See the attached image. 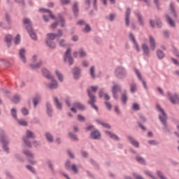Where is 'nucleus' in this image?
<instances>
[{
  "mask_svg": "<svg viewBox=\"0 0 179 179\" xmlns=\"http://www.w3.org/2000/svg\"><path fill=\"white\" fill-rule=\"evenodd\" d=\"M10 113L11 115H13V118H15V120H17V113H16V110L15 109H11L10 110Z\"/></svg>",
  "mask_w": 179,
  "mask_h": 179,
  "instance_id": "nucleus-44",
  "label": "nucleus"
},
{
  "mask_svg": "<svg viewBox=\"0 0 179 179\" xmlns=\"http://www.w3.org/2000/svg\"><path fill=\"white\" fill-rule=\"evenodd\" d=\"M55 74H56V76H57L58 80H59L60 82H63V80H64V77H63V75L60 73V71H58V70H56V71H55Z\"/></svg>",
  "mask_w": 179,
  "mask_h": 179,
  "instance_id": "nucleus-26",
  "label": "nucleus"
},
{
  "mask_svg": "<svg viewBox=\"0 0 179 179\" xmlns=\"http://www.w3.org/2000/svg\"><path fill=\"white\" fill-rule=\"evenodd\" d=\"M15 44V45H19L21 42V36L20 35H18L16 36V38L14 40Z\"/></svg>",
  "mask_w": 179,
  "mask_h": 179,
  "instance_id": "nucleus-38",
  "label": "nucleus"
},
{
  "mask_svg": "<svg viewBox=\"0 0 179 179\" xmlns=\"http://www.w3.org/2000/svg\"><path fill=\"white\" fill-rule=\"evenodd\" d=\"M80 70L78 68H74L73 70V75L74 78L78 79L80 76Z\"/></svg>",
  "mask_w": 179,
  "mask_h": 179,
  "instance_id": "nucleus-20",
  "label": "nucleus"
},
{
  "mask_svg": "<svg viewBox=\"0 0 179 179\" xmlns=\"http://www.w3.org/2000/svg\"><path fill=\"white\" fill-rule=\"evenodd\" d=\"M129 38L133 41L136 50L137 52H140L141 49L139 48L138 44L137 43V42L136 41L134 36L132 34H129Z\"/></svg>",
  "mask_w": 179,
  "mask_h": 179,
  "instance_id": "nucleus-14",
  "label": "nucleus"
},
{
  "mask_svg": "<svg viewBox=\"0 0 179 179\" xmlns=\"http://www.w3.org/2000/svg\"><path fill=\"white\" fill-rule=\"evenodd\" d=\"M169 100L173 104H179V98L177 94L171 96L170 92L168 93Z\"/></svg>",
  "mask_w": 179,
  "mask_h": 179,
  "instance_id": "nucleus-12",
  "label": "nucleus"
},
{
  "mask_svg": "<svg viewBox=\"0 0 179 179\" xmlns=\"http://www.w3.org/2000/svg\"><path fill=\"white\" fill-rule=\"evenodd\" d=\"M57 37V36L56 34H53V33L48 34H47V39H46V41H51L54 40Z\"/></svg>",
  "mask_w": 179,
  "mask_h": 179,
  "instance_id": "nucleus-23",
  "label": "nucleus"
},
{
  "mask_svg": "<svg viewBox=\"0 0 179 179\" xmlns=\"http://www.w3.org/2000/svg\"><path fill=\"white\" fill-rule=\"evenodd\" d=\"M1 141L3 143V150L6 152H8V147L6 146V144L8 143V139H6V137L3 135H1Z\"/></svg>",
  "mask_w": 179,
  "mask_h": 179,
  "instance_id": "nucleus-13",
  "label": "nucleus"
},
{
  "mask_svg": "<svg viewBox=\"0 0 179 179\" xmlns=\"http://www.w3.org/2000/svg\"><path fill=\"white\" fill-rule=\"evenodd\" d=\"M78 120L80 121V122H84L85 121V117L80 115H78Z\"/></svg>",
  "mask_w": 179,
  "mask_h": 179,
  "instance_id": "nucleus-57",
  "label": "nucleus"
},
{
  "mask_svg": "<svg viewBox=\"0 0 179 179\" xmlns=\"http://www.w3.org/2000/svg\"><path fill=\"white\" fill-rule=\"evenodd\" d=\"M130 88H131V92L132 93H134L136 91V85L135 84L131 85Z\"/></svg>",
  "mask_w": 179,
  "mask_h": 179,
  "instance_id": "nucleus-47",
  "label": "nucleus"
},
{
  "mask_svg": "<svg viewBox=\"0 0 179 179\" xmlns=\"http://www.w3.org/2000/svg\"><path fill=\"white\" fill-rule=\"evenodd\" d=\"M127 99H128L127 94L126 92H124L121 96V101H122V103L126 104Z\"/></svg>",
  "mask_w": 179,
  "mask_h": 179,
  "instance_id": "nucleus-28",
  "label": "nucleus"
},
{
  "mask_svg": "<svg viewBox=\"0 0 179 179\" xmlns=\"http://www.w3.org/2000/svg\"><path fill=\"white\" fill-rule=\"evenodd\" d=\"M64 62L69 64V65H72L73 64V59L71 56V49L69 48L64 55Z\"/></svg>",
  "mask_w": 179,
  "mask_h": 179,
  "instance_id": "nucleus-6",
  "label": "nucleus"
},
{
  "mask_svg": "<svg viewBox=\"0 0 179 179\" xmlns=\"http://www.w3.org/2000/svg\"><path fill=\"white\" fill-rule=\"evenodd\" d=\"M106 134L109 136L110 138L112 139H114V140H116L117 141L118 140V137L114 134H113L112 133H110V131H106Z\"/></svg>",
  "mask_w": 179,
  "mask_h": 179,
  "instance_id": "nucleus-27",
  "label": "nucleus"
},
{
  "mask_svg": "<svg viewBox=\"0 0 179 179\" xmlns=\"http://www.w3.org/2000/svg\"><path fill=\"white\" fill-rule=\"evenodd\" d=\"M35 135L31 131L27 130L26 137L23 138V142L25 143L26 145L31 148V144L28 141L29 138H34Z\"/></svg>",
  "mask_w": 179,
  "mask_h": 179,
  "instance_id": "nucleus-5",
  "label": "nucleus"
},
{
  "mask_svg": "<svg viewBox=\"0 0 179 179\" xmlns=\"http://www.w3.org/2000/svg\"><path fill=\"white\" fill-rule=\"evenodd\" d=\"M157 57L159 59H162L164 57V54L161 50L157 52Z\"/></svg>",
  "mask_w": 179,
  "mask_h": 179,
  "instance_id": "nucleus-39",
  "label": "nucleus"
},
{
  "mask_svg": "<svg viewBox=\"0 0 179 179\" xmlns=\"http://www.w3.org/2000/svg\"><path fill=\"white\" fill-rule=\"evenodd\" d=\"M156 22H157V27H162V24L161 21L159 20V18H157Z\"/></svg>",
  "mask_w": 179,
  "mask_h": 179,
  "instance_id": "nucleus-59",
  "label": "nucleus"
},
{
  "mask_svg": "<svg viewBox=\"0 0 179 179\" xmlns=\"http://www.w3.org/2000/svg\"><path fill=\"white\" fill-rule=\"evenodd\" d=\"M78 108L81 110H83L85 109V107L84 105H82V103H80L78 102H76L73 103V107L71 108V112L76 113V109Z\"/></svg>",
  "mask_w": 179,
  "mask_h": 179,
  "instance_id": "nucleus-8",
  "label": "nucleus"
},
{
  "mask_svg": "<svg viewBox=\"0 0 179 179\" xmlns=\"http://www.w3.org/2000/svg\"><path fill=\"white\" fill-rule=\"evenodd\" d=\"M157 176L159 177V178L161 179H166L163 174L162 173V172H160L159 171H157Z\"/></svg>",
  "mask_w": 179,
  "mask_h": 179,
  "instance_id": "nucleus-52",
  "label": "nucleus"
},
{
  "mask_svg": "<svg viewBox=\"0 0 179 179\" xmlns=\"http://www.w3.org/2000/svg\"><path fill=\"white\" fill-rule=\"evenodd\" d=\"M101 134L98 131H95L91 133V138L94 140H99L101 138Z\"/></svg>",
  "mask_w": 179,
  "mask_h": 179,
  "instance_id": "nucleus-16",
  "label": "nucleus"
},
{
  "mask_svg": "<svg viewBox=\"0 0 179 179\" xmlns=\"http://www.w3.org/2000/svg\"><path fill=\"white\" fill-rule=\"evenodd\" d=\"M136 16L137 17V20H138V23L141 26H143L145 24V22L143 20V17L141 16V15L138 13H136Z\"/></svg>",
  "mask_w": 179,
  "mask_h": 179,
  "instance_id": "nucleus-24",
  "label": "nucleus"
},
{
  "mask_svg": "<svg viewBox=\"0 0 179 179\" xmlns=\"http://www.w3.org/2000/svg\"><path fill=\"white\" fill-rule=\"evenodd\" d=\"M80 57L84 58L87 56L86 52H85L83 50L80 49L79 52Z\"/></svg>",
  "mask_w": 179,
  "mask_h": 179,
  "instance_id": "nucleus-40",
  "label": "nucleus"
},
{
  "mask_svg": "<svg viewBox=\"0 0 179 179\" xmlns=\"http://www.w3.org/2000/svg\"><path fill=\"white\" fill-rule=\"evenodd\" d=\"M46 45L48 47H49V48H55V43L52 41H46Z\"/></svg>",
  "mask_w": 179,
  "mask_h": 179,
  "instance_id": "nucleus-30",
  "label": "nucleus"
},
{
  "mask_svg": "<svg viewBox=\"0 0 179 179\" xmlns=\"http://www.w3.org/2000/svg\"><path fill=\"white\" fill-rule=\"evenodd\" d=\"M23 24H25L31 38L34 40H36L37 37L36 34L33 31V28H31V22L29 20V19L24 18Z\"/></svg>",
  "mask_w": 179,
  "mask_h": 179,
  "instance_id": "nucleus-3",
  "label": "nucleus"
},
{
  "mask_svg": "<svg viewBox=\"0 0 179 179\" xmlns=\"http://www.w3.org/2000/svg\"><path fill=\"white\" fill-rule=\"evenodd\" d=\"M13 36L11 35H7L5 37V42L9 45L11 43Z\"/></svg>",
  "mask_w": 179,
  "mask_h": 179,
  "instance_id": "nucleus-29",
  "label": "nucleus"
},
{
  "mask_svg": "<svg viewBox=\"0 0 179 179\" xmlns=\"http://www.w3.org/2000/svg\"><path fill=\"white\" fill-rule=\"evenodd\" d=\"M17 122L21 126H23V127H27V122L25 120H18Z\"/></svg>",
  "mask_w": 179,
  "mask_h": 179,
  "instance_id": "nucleus-37",
  "label": "nucleus"
},
{
  "mask_svg": "<svg viewBox=\"0 0 179 179\" xmlns=\"http://www.w3.org/2000/svg\"><path fill=\"white\" fill-rule=\"evenodd\" d=\"M128 139L129 140V141L131 142V143L136 148H138L139 147V143L138 141H136V140H134V138H133L132 136H128Z\"/></svg>",
  "mask_w": 179,
  "mask_h": 179,
  "instance_id": "nucleus-21",
  "label": "nucleus"
},
{
  "mask_svg": "<svg viewBox=\"0 0 179 179\" xmlns=\"http://www.w3.org/2000/svg\"><path fill=\"white\" fill-rule=\"evenodd\" d=\"M58 22L60 24L61 27H64L65 26V20L63 17L59 16L58 18Z\"/></svg>",
  "mask_w": 179,
  "mask_h": 179,
  "instance_id": "nucleus-32",
  "label": "nucleus"
},
{
  "mask_svg": "<svg viewBox=\"0 0 179 179\" xmlns=\"http://www.w3.org/2000/svg\"><path fill=\"white\" fill-rule=\"evenodd\" d=\"M42 65V62H39L38 64L34 66V64H31V67L32 69H38Z\"/></svg>",
  "mask_w": 179,
  "mask_h": 179,
  "instance_id": "nucleus-48",
  "label": "nucleus"
},
{
  "mask_svg": "<svg viewBox=\"0 0 179 179\" xmlns=\"http://www.w3.org/2000/svg\"><path fill=\"white\" fill-rule=\"evenodd\" d=\"M136 160L138 162H139V163H141V164H144L145 163V159H143L141 158V157H136Z\"/></svg>",
  "mask_w": 179,
  "mask_h": 179,
  "instance_id": "nucleus-42",
  "label": "nucleus"
},
{
  "mask_svg": "<svg viewBox=\"0 0 179 179\" xmlns=\"http://www.w3.org/2000/svg\"><path fill=\"white\" fill-rule=\"evenodd\" d=\"M45 137H46V139L48 142H52L53 141L52 136H51L50 134H46Z\"/></svg>",
  "mask_w": 179,
  "mask_h": 179,
  "instance_id": "nucleus-43",
  "label": "nucleus"
},
{
  "mask_svg": "<svg viewBox=\"0 0 179 179\" xmlns=\"http://www.w3.org/2000/svg\"><path fill=\"white\" fill-rule=\"evenodd\" d=\"M148 143L150 144V145H157L158 144V142L157 141H148Z\"/></svg>",
  "mask_w": 179,
  "mask_h": 179,
  "instance_id": "nucleus-61",
  "label": "nucleus"
},
{
  "mask_svg": "<svg viewBox=\"0 0 179 179\" xmlns=\"http://www.w3.org/2000/svg\"><path fill=\"white\" fill-rule=\"evenodd\" d=\"M157 108L160 113L159 115V120L162 122V124H164V127L166 128V127H167V124H166L167 115L159 105H157Z\"/></svg>",
  "mask_w": 179,
  "mask_h": 179,
  "instance_id": "nucleus-4",
  "label": "nucleus"
},
{
  "mask_svg": "<svg viewBox=\"0 0 179 179\" xmlns=\"http://www.w3.org/2000/svg\"><path fill=\"white\" fill-rule=\"evenodd\" d=\"M91 30L90 27L89 25H86L85 29H84V32L85 33H88Z\"/></svg>",
  "mask_w": 179,
  "mask_h": 179,
  "instance_id": "nucleus-60",
  "label": "nucleus"
},
{
  "mask_svg": "<svg viewBox=\"0 0 179 179\" xmlns=\"http://www.w3.org/2000/svg\"><path fill=\"white\" fill-rule=\"evenodd\" d=\"M171 60L175 65L179 66V62L174 58H171Z\"/></svg>",
  "mask_w": 179,
  "mask_h": 179,
  "instance_id": "nucleus-64",
  "label": "nucleus"
},
{
  "mask_svg": "<svg viewBox=\"0 0 179 179\" xmlns=\"http://www.w3.org/2000/svg\"><path fill=\"white\" fill-rule=\"evenodd\" d=\"M131 13V10L128 8L126 12V17H124V22L126 23L127 27L129 26V15Z\"/></svg>",
  "mask_w": 179,
  "mask_h": 179,
  "instance_id": "nucleus-17",
  "label": "nucleus"
},
{
  "mask_svg": "<svg viewBox=\"0 0 179 179\" xmlns=\"http://www.w3.org/2000/svg\"><path fill=\"white\" fill-rule=\"evenodd\" d=\"M105 105L106 106L108 110L111 109L112 105L108 101H105Z\"/></svg>",
  "mask_w": 179,
  "mask_h": 179,
  "instance_id": "nucleus-54",
  "label": "nucleus"
},
{
  "mask_svg": "<svg viewBox=\"0 0 179 179\" xmlns=\"http://www.w3.org/2000/svg\"><path fill=\"white\" fill-rule=\"evenodd\" d=\"M71 169H72V171H73L74 173H78V169H77V166H76L75 164H73V165L71 166Z\"/></svg>",
  "mask_w": 179,
  "mask_h": 179,
  "instance_id": "nucleus-50",
  "label": "nucleus"
},
{
  "mask_svg": "<svg viewBox=\"0 0 179 179\" xmlns=\"http://www.w3.org/2000/svg\"><path fill=\"white\" fill-rule=\"evenodd\" d=\"M132 108L134 110H138L140 109L139 105L136 103H134Z\"/></svg>",
  "mask_w": 179,
  "mask_h": 179,
  "instance_id": "nucleus-46",
  "label": "nucleus"
},
{
  "mask_svg": "<svg viewBox=\"0 0 179 179\" xmlns=\"http://www.w3.org/2000/svg\"><path fill=\"white\" fill-rule=\"evenodd\" d=\"M59 45L61 47H65L66 46L65 41L64 40L59 41Z\"/></svg>",
  "mask_w": 179,
  "mask_h": 179,
  "instance_id": "nucleus-58",
  "label": "nucleus"
},
{
  "mask_svg": "<svg viewBox=\"0 0 179 179\" xmlns=\"http://www.w3.org/2000/svg\"><path fill=\"white\" fill-rule=\"evenodd\" d=\"M42 73L46 78L50 79L52 81V83L48 85L49 89L54 90L58 87V83H57V80H54V78L50 76V72L47 69H43Z\"/></svg>",
  "mask_w": 179,
  "mask_h": 179,
  "instance_id": "nucleus-2",
  "label": "nucleus"
},
{
  "mask_svg": "<svg viewBox=\"0 0 179 179\" xmlns=\"http://www.w3.org/2000/svg\"><path fill=\"white\" fill-rule=\"evenodd\" d=\"M117 92H121V87L117 85H115L113 87H112V93L115 99H117L118 97Z\"/></svg>",
  "mask_w": 179,
  "mask_h": 179,
  "instance_id": "nucleus-11",
  "label": "nucleus"
},
{
  "mask_svg": "<svg viewBox=\"0 0 179 179\" xmlns=\"http://www.w3.org/2000/svg\"><path fill=\"white\" fill-rule=\"evenodd\" d=\"M149 45H150V48L146 43L142 44V49H143V53L148 57H149L150 55V50L154 51L155 49V41L152 36H149Z\"/></svg>",
  "mask_w": 179,
  "mask_h": 179,
  "instance_id": "nucleus-1",
  "label": "nucleus"
},
{
  "mask_svg": "<svg viewBox=\"0 0 179 179\" xmlns=\"http://www.w3.org/2000/svg\"><path fill=\"white\" fill-rule=\"evenodd\" d=\"M134 177L135 179H143L141 176L137 175L136 173H134Z\"/></svg>",
  "mask_w": 179,
  "mask_h": 179,
  "instance_id": "nucleus-63",
  "label": "nucleus"
},
{
  "mask_svg": "<svg viewBox=\"0 0 179 179\" xmlns=\"http://www.w3.org/2000/svg\"><path fill=\"white\" fill-rule=\"evenodd\" d=\"M69 136L74 141H77L78 140V137L76 135H73L72 133L69 134Z\"/></svg>",
  "mask_w": 179,
  "mask_h": 179,
  "instance_id": "nucleus-53",
  "label": "nucleus"
},
{
  "mask_svg": "<svg viewBox=\"0 0 179 179\" xmlns=\"http://www.w3.org/2000/svg\"><path fill=\"white\" fill-rule=\"evenodd\" d=\"M116 76L120 78H122L126 75V71L122 67H118L115 70Z\"/></svg>",
  "mask_w": 179,
  "mask_h": 179,
  "instance_id": "nucleus-10",
  "label": "nucleus"
},
{
  "mask_svg": "<svg viewBox=\"0 0 179 179\" xmlns=\"http://www.w3.org/2000/svg\"><path fill=\"white\" fill-rule=\"evenodd\" d=\"M39 11H40V12H43V13H48V15H49V16L51 17V18H52V19L55 18V17H54V15H52V12H51V11H49V10H48V9L41 8V9L39 10Z\"/></svg>",
  "mask_w": 179,
  "mask_h": 179,
  "instance_id": "nucleus-31",
  "label": "nucleus"
},
{
  "mask_svg": "<svg viewBox=\"0 0 179 179\" xmlns=\"http://www.w3.org/2000/svg\"><path fill=\"white\" fill-rule=\"evenodd\" d=\"M135 73L136 74L137 78H138V79L142 82L144 88L147 90L148 87H147L146 83L144 80H143L141 73L138 69H135Z\"/></svg>",
  "mask_w": 179,
  "mask_h": 179,
  "instance_id": "nucleus-15",
  "label": "nucleus"
},
{
  "mask_svg": "<svg viewBox=\"0 0 179 179\" xmlns=\"http://www.w3.org/2000/svg\"><path fill=\"white\" fill-rule=\"evenodd\" d=\"M115 17V14H110L109 17H108V20L110 22L113 21Z\"/></svg>",
  "mask_w": 179,
  "mask_h": 179,
  "instance_id": "nucleus-49",
  "label": "nucleus"
},
{
  "mask_svg": "<svg viewBox=\"0 0 179 179\" xmlns=\"http://www.w3.org/2000/svg\"><path fill=\"white\" fill-rule=\"evenodd\" d=\"M54 100L56 103L57 108H59V110H62V104L59 103V101L58 98L55 97Z\"/></svg>",
  "mask_w": 179,
  "mask_h": 179,
  "instance_id": "nucleus-34",
  "label": "nucleus"
},
{
  "mask_svg": "<svg viewBox=\"0 0 179 179\" xmlns=\"http://www.w3.org/2000/svg\"><path fill=\"white\" fill-rule=\"evenodd\" d=\"M27 168L31 172L34 173L35 170H34V169L33 167H31V166L27 165Z\"/></svg>",
  "mask_w": 179,
  "mask_h": 179,
  "instance_id": "nucleus-62",
  "label": "nucleus"
},
{
  "mask_svg": "<svg viewBox=\"0 0 179 179\" xmlns=\"http://www.w3.org/2000/svg\"><path fill=\"white\" fill-rule=\"evenodd\" d=\"M46 107H47V114L49 116H52V106L50 103H46Z\"/></svg>",
  "mask_w": 179,
  "mask_h": 179,
  "instance_id": "nucleus-25",
  "label": "nucleus"
},
{
  "mask_svg": "<svg viewBox=\"0 0 179 179\" xmlns=\"http://www.w3.org/2000/svg\"><path fill=\"white\" fill-rule=\"evenodd\" d=\"M145 174L147 175L149 177H151V178H152V179H155V178L153 176H152L150 172L148 171H145Z\"/></svg>",
  "mask_w": 179,
  "mask_h": 179,
  "instance_id": "nucleus-55",
  "label": "nucleus"
},
{
  "mask_svg": "<svg viewBox=\"0 0 179 179\" xmlns=\"http://www.w3.org/2000/svg\"><path fill=\"white\" fill-rule=\"evenodd\" d=\"M20 101V97L18 95H15L13 99V102L14 103H17Z\"/></svg>",
  "mask_w": 179,
  "mask_h": 179,
  "instance_id": "nucleus-41",
  "label": "nucleus"
},
{
  "mask_svg": "<svg viewBox=\"0 0 179 179\" xmlns=\"http://www.w3.org/2000/svg\"><path fill=\"white\" fill-rule=\"evenodd\" d=\"M24 155H26L30 164H35L36 161L34 159V155L29 150H23Z\"/></svg>",
  "mask_w": 179,
  "mask_h": 179,
  "instance_id": "nucleus-9",
  "label": "nucleus"
},
{
  "mask_svg": "<svg viewBox=\"0 0 179 179\" xmlns=\"http://www.w3.org/2000/svg\"><path fill=\"white\" fill-rule=\"evenodd\" d=\"M96 122L97 124L102 125L104 128L110 129V124H108V123H105L104 122H103L101 120H96Z\"/></svg>",
  "mask_w": 179,
  "mask_h": 179,
  "instance_id": "nucleus-22",
  "label": "nucleus"
},
{
  "mask_svg": "<svg viewBox=\"0 0 179 179\" xmlns=\"http://www.w3.org/2000/svg\"><path fill=\"white\" fill-rule=\"evenodd\" d=\"M90 75L92 77V78H94L96 76H94V66H92L90 69Z\"/></svg>",
  "mask_w": 179,
  "mask_h": 179,
  "instance_id": "nucleus-45",
  "label": "nucleus"
},
{
  "mask_svg": "<svg viewBox=\"0 0 179 179\" xmlns=\"http://www.w3.org/2000/svg\"><path fill=\"white\" fill-rule=\"evenodd\" d=\"M41 99V97L40 96H36L35 97L34 99H33V103H34V107L36 108V106L38 104V102Z\"/></svg>",
  "mask_w": 179,
  "mask_h": 179,
  "instance_id": "nucleus-36",
  "label": "nucleus"
},
{
  "mask_svg": "<svg viewBox=\"0 0 179 179\" xmlns=\"http://www.w3.org/2000/svg\"><path fill=\"white\" fill-rule=\"evenodd\" d=\"M73 12L74 15H77L78 13V4L76 3L73 6Z\"/></svg>",
  "mask_w": 179,
  "mask_h": 179,
  "instance_id": "nucleus-35",
  "label": "nucleus"
},
{
  "mask_svg": "<svg viewBox=\"0 0 179 179\" xmlns=\"http://www.w3.org/2000/svg\"><path fill=\"white\" fill-rule=\"evenodd\" d=\"M25 53H26V51L24 49H22L20 50L19 52V55H20V59H22V61L25 63L26 62V57H25Z\"/></svg>",
  "mask_w": 179,
  "mask_h": 179,
  "instance_id": "nucleus-19",
  "label": "nucleus"
},
{
  "mask_svg": "<svg viewBox=\"0 0 179 179\" xmlns=\"http://www.w3.org/2000/svg\"><path fill=\"white\" fill-rule=\"evenodd\" d=\"M170 9L171 10V14H172L173 17L175 18H177V14L174 10L173 3H171V4H170Z\"/></svg>",
  "mask_w": 179,
  "mask_h": 179,
  "instance_id": "nucleus-33",
  "label": "nucleus"
},
{
  "mask_svg": "<svg viewBox=\"0 0 179 179\" xmlns=\"http://www.w3.org/2000/svg\"><path fill=\"white\" fill-rule=\"evenodd\" d=\"M166 19L168 22V24H169L171 27H176V23L171 18V15H166Z\"/></svg>",
  "mask_w": 179,
  "mask_h": 179,
  "instance_id": "nucleus-18",
  "label": "nucleus"
},
{
  "mask_svg": "<svg viewBox=\"0 0 179 179\" xmlns=\"http://www.w3.org/2000/svg\"><path fill=\"white\" fill-rule=\"evenodd\" d=\"M22 113L23 115H28V110L26 108H23L22 109Z\"/></svg>",
  "mask_w": 179,
  "mask_h": 179,
  "instance_id": "nucleus-56",
  "label": "nucleus"
},
{
  "mask_svg": "<svg viewBox=\"0 0 179 179\" xmlns=\"http://www.w3.org/2000/svg\"><path fill=\"white\" fill-rule=\"evenodd\" d=\"M63 36V31H62V30L59 29V30L57 31V34H56V36H57V37H60V36Z\"/></svg>",
  "mask_w": 179,
  "mask_h": 179,
  "instance_id": "nucleus-51",
  "label": "nucleus"
},
{
  "mask_svg": "<svg viewBox=\"0 0 179 179\" xmlns=\"http://www.w3.org/2000/svg\"><path fill=\"white\" fill-rule=\"evenodd\" d=\"M88 94L90 99V101H89V104L91 105L94 109H95L96 110H98L97 106L94 105V103L96 102V98L94 97V96L92 94L90 90H88Z\"/></svg>",
  "mask_w": 179,
  "mask_h": 179,
  "instance_id": "nucleus-7",
  "label": "nucleus"
}]
</instances>
